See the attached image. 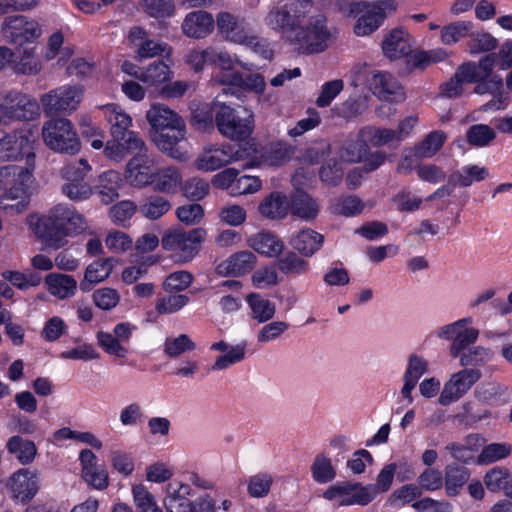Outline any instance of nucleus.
<instances>
[{"label": "nucleus", "mask_w": 512, "mask_h": 512, "mask_svg": "<svg viewBox=\"0 0 512 512\" xmlns=\"http://www.w3.org/2000/svg\"><path fill=\"white\" fill-rule=\"evenodd\" d=\"M255 262L256 257L252 252L240 251L221 262L216 267V271L221 276L242 275L251 271Z\"/></svg>", "instance_id": "aec40b11"}, {"label": "nucleus", "mask_w": 512, "mask_h": 512, "mask_svg": "<svg viewBox=\"0 0 512 512\" xmlns=\"http://www.w3.org/2000/svg\"><path fill=\"white\" fill-rule=\"evenodd\" d=\"M470 79L472 78L460 65L456 69L454 75L449 80L441 84L440 95L446 98H457L461 96L464 84L471 83Z\"/></svg>", "instance_id": "ea45409f"}, {"label": "nucleus", "mask_w": 512, "mask_h": 512, "mask_svg": "<svg viewBox=\"0 0 512 512\" xmlns=\"http://www.w3.org/2000/svg\"><path fill=\"white\" fill-rule=\"evenodd\" d=\"M473 28L470 21H455L443 26L440 30V40L444 45H453L464 37H469Z\"/></svg>", "instance_id": "58836bf2"}, {"label": "nucleus", "mask_w": 512, "mask_h": 512, "mask_svg": "<svg viewBox=\"0 0 512 512\" xmlns=\"http://www.w3.org/2000/svg\"><path fill=\"white\" fill-rule=\"evenodd\" d=\"M247 302L252 310L253 318L263 323L273 318L276 308L274 303L259 294L247 295Z\"/></svg>", "instance_id": "37998d69"}, {"label": "nucleus", "mask_w": 512, "mask_h": 512, "mask_svg": "<svg viewBox=\"0 0 512 512\" xmlns=\"http://www.w3.org/2000/svg\"><path fill=\"white\" fill-rule=\"evenodd\" d=\"M245 151L226 144L210 147L196 160V167L203 171H214L231 162L242 160Z\"/></svg>", "instance_id": "ddd939ff"}, {"label": "nucleus", "mask_w": 512, "mask_h": 512, "mask_svg": "<svg viewBox=\"0 0 512 512\" xmlns=\"http://www.w3.org/2000/svg\"><path fill=\"white\" fill-rule=\"evenodd\" d=\"M155 191L175 194L182 185V175L178 168L169 166L157 170L152 182Z\"/></svg>", "instance_id": "a878e982"}, {"label": "nucleus", "mask_w": 512, "mask_h": 512, "mask_svg": "<svg viewBox=\"0 0 512 512\" xmlns=\"http://www.w3.org/2000/svg\"><path fill=\"white\" fill-rule=\"evenodd\" d=\"M206 63L215 65L221 69V73L216 76L217 81L220 83V77L225 73H235L233 70L234 61L231 56L223 51L213 47L205 49Z\"/></svg>", "instance_id": "de8ad7c7"}, {"label": "nucleus", "mask_w": 512, "mask_h": 512, "mask_svg": "<svg viewBox=\"0 0 512 512\" xmlns=\"http://www.w3.org/2000/svg\"><path fill=\"white\" fill-rule=\"evenodd\" d=\"M32 134L30 131H20L13 134H7L0 131V159L18 160L26 157L29 161L34 158Z\"/></svg>", "instance_id": "9d476101"}, {"label": "nucleus", "mask_w": 512, "mask_h": 512, "mask_svg": "<svg viewBox=\"0 0 512 512\" xmlns=\"http://www.w3.org/2000/svg\"><path fill=\"white\" fill-rule=\"evenodd\" d=\"M104 116L111 125V136L114 140H123L129 138V134H137L129 130L131 118L119 106L107 104L103 106Z\"/></svg>", "instance_id": "6ab92c4d"}, {"label": "nucleus", "mask_w": 512, "mask_h": 512, "mask_svg": "<svg viewBox=\"0 0 512 512\" xmlns=\"http://www.w3.org/2000/svg\"><path fill=\"white\" fill-rule=\"evenodd\" d=\"M146 119L154 130L152 141L158 149L174 159H183L184 154L178 147L186 133L182 117L168 106L156 103L147 111Z\"/></svg>", "instance_id": "f03ea898"}, {"label": "nucleus", "mask_w": 512, "mask_h": 512, "mask_svg": "<svg viewBox=\"0 0 512 512\" xmlns=\"http://www.w3.org/2000/svg\"><path fill=\"white\" fill-rule=\"evenodd\" d=\"M312 0H284L267 14L265 23L268 27L278 30L290 42L301 21L310 12Z\"/></svg>", "instance_id": "39448f33"}, {"label": "nucleus", "mask_w": 512, "mask_h": 512, "mask_svg": "<svg viewBox=\"0 0 512 512\" xmlns=\"http://www.w3.org/2000/svg\"><path fill=\"white\" fill-rule=\"evenodd\" d=\"M140 9L153 18H166L175 11L174 0H141Z\"/></svg>", "instance_id": "a18cd8bd"}, {"label": "nucleus", "mask_w": 512, "mask_h": 512, "mask_svg": "<svg viewBox=\"0 0 512 512\" xmlns=\"http://www.w3.org/2000/svg\"><path fill=\"white\" fill-rule=\"evenodd\" d=\"M469 472L460 465H448L445 470V487L449 496H456L459 489L468 481Z\"/></svg>", "instance_id": "79ce46f5"}, {"label": "nucleus", "mask_w": 512, "mask_h": 512, "mask_svg": "<svg viewBox=\"0 0 512 512\" xmlns=\"http://www.w3.org/2000/svg\"><path fill=\"white\" fill-rule=\"evenodd\" d=\"M480 377L481 372L478 369H464L454 373L445 383L438 399L439 403L446 406L458 400L470 390Z\"/></svg>", "instance_id": "f8f14e48"}, {"label": "nucleus", "mask_w": 512, "mask_h": 512, "mask_svg": "<svg viewBox=\"0 0 512 512\" xmlns=\"http://www.w3.org/2000/svg\"><path fill=\"white\" fill-rule=\"evenodd\" d=\"M193 281V276L188 271H177L169 274L164 282L163 288L166 292H181L187 289Z\"/></svg>", "instance_id": "e2e57ef3"}, {"label": "nucleus", "mask_w": 512, "mask_h": 512, "mask_svg": "<svg viewBox=\"0 0 512 512\" xmlns=\"http://www.w3.org/2000/svg\"><path fill=\"white\" fill-rule=\"evenodd\" d=\"M214 20L205 11H194L186 16L182 23V30L185 35L192 38H204L213 29Z\"/></svg>", "instance_id": "412c9836"}, {"label": "nucleus", "mask_w": 512, "mask_h": 512, "mask_svg": "<svg viewBox=\"0 0 512 512\" xmlns=\"http://www.w3.org/2000/svg\"><path fill=\"white\" fill-rule=\"evenodd\" d=\"M366 97L348 98L336 108V114L346 119H353L362 115L367 110Z\"/></svg>", "instance_id": "3c124183"}, {"label": "nucleus", "mask_w": 512, "mask_h": 512, "mask_svg": "<svg viewBox=\"0 0 512 512\" xmlns=\"http://www.w3.org/2000/svg\"><path fill=\"white\" fill-rule=\"evenodd\" d=\"M217 28L219 32L228 40L236 43L246 41L245 21L239 19L229 12H220L217 15Z\"/></svg>", "instance_id": "4be33fe9"}, {"label": "nucleus", "mask_w": 512, "mask_h": 512, "mask_svg": "<svg viewBox=\"0 0 512 512\" xmlns=\"http://www.w3.org/2000/svg\"><path fill=\"white\" fill-rule=\"evenodd\" d=\"M489 175L485 167L471 165L461 170H455L449 175V183L452 186L469 187L474 181H483Z\"/></svg>", "instance_id": "72a5a7b5"}, {"label": "nucleus", "mask_w": 512, "mask_h": 512, "mask_svg": "<svg viewBox=\"0 0 512 512\" xmlns=\"http://www.w3.org/2000/svg\"><path fill=\"white\" fill-rule=\"evenodd\" d=\"M191 124L203 132L211 131L216 127L214 100L210 104H200L192 111Z\"/></svg>", "instance_id": "4c0bfd02"}, {"label": "nucleus", "mask_w": 512, "mask_h": 512, "mask_svg": "<svg viewBox=\"0 0 512 512\" xmlns=\"http://www.w3.org/2000/svg\"><path fill=\"white\" fill-rule=\"evenodd\" d=\"M128 148L132 150L134 156L126 164V180L138 188L151 185L158 170L156 155L149 150L139 135L130 137Z\"/></svg>", "instance_id": "20e7f679"}, {"label": "nucleus", "mask_w": 512, "mask_h": 512, "mask_svg": "<svg viewBox=\"0 0 512 512\" xmlns=\"http://www.w3.org/2000/svg\"><path fill=\"white\" fill-rule=\"evenodd\" d=\"M28 168L19 165H5L0 167V188L7 190L4 198H17L22 187L31 179Z\"/></svg>", "instance_id": "2eb2a0df"}, {"label": "nucleus", "mask_w": 512, "mask_h": 512, "mask_svg": "<svg viewBox=\"0 0 512 512\" xmlns=\"http://www.w3.org/2000/svg\"><path fill=\"white\" fill-rule=\"evenodd\" d=\"M324 242V236L314 230L305 229L291 239L292 247L305 257L315 254Z\"/></svg>", "instance_id": "c85d7f7f"}, {"label": "nucleus", "mask_w": 512, "mask_h": 512, "mask_svg": "<svg viewBox=\"0 0 512 512\" xmlns=\"http://www.w3.org/2000/svg\"><path fill=\"white\" fill-rule=\"evenodd\" d=\"M41 134L44 144L54 152L75 155L81 149L74 125L66 118H52L44 122Z\"/></svg>", "instance_id": "423d86ee"}, {"label": "nucleus", "mask_w": 512, "mask_h": 512, "mask_svg": "<svg viewBox=\"0 0 512 512\" xmlns=\"http://www.w3.org/2000/svg\"><path fill=\"white\" fill-rule=\"evenodd\" d=\"M230 92L232 88H224L223 93L214 99L216 128L222 136L232 141H244L253 132L254 114L246 107L236 109L227 104L222 98Z\"/></svg>", "instance_id": "7ed1b4c3"}, {"label": "nucleus", "mask_w": 512, "mask_h": 512, "mask_svg": "<svg viewBox=\"0 0 512 512\" xmlns=\"http://www.w3.org/2000/svg\"><path fill=\"white\" fill-rule=\"evenodd\" d=\"M120 182L119 173L113 170L106 171L99 176V195L104 204L113 202L119 196Z\"/></svg>", "instance_id": "e433bc0d"}, {"label": "nucleus", "mask_w": 512, "mask_h": 512, "mask_svg": "<svg viewBox=\"0 0 512 512\" xmlns=\"http://www.w3.org/2000/svg\"><path fill=\"white\" fill-rule=\"evenodd\" d=\"M497 39L484 31L469 33L468 47L470 53L488 52L496 48Z\"/></svg>", "instance_id": "6e6d98bb"}, {"label": "nucleus", "mask_w": 512, "mask_h": 512, "mask_svg": "<svg viewBox=\"0 0 512 512\" xmlns=\"http://www.w3.org/2000/svg\"><path fill=\"white\" fill-rule=\"evenodd\" d=\"M7 485L13 492L15 498L22 502H28L39 491V471L36 469L21 468L9 477Z\"/></svg>", "instance_id": "4468645a"}, {"label": "nucleus", "mask_w": 512, "mask_h": 512, "mask_svg": "<svg viewBox=\"0 0 512 512\" xmlns=\"http://www.w3.org/2000/svg\"><path fill=\"white\" fill-rule=\"evenodd\" d=\"M16 120H32L38 115L39 105L37 101L18 91H10L5 97Z\"/></svg>", "instance_id": "a211bd4d"}, {"label": "nucleus", "mask_w": 512, "mask_h": 512, "mask_svg": "<svg viewBox=\"0 0 512 512\" xmlns=\"http://www.w3.org/2000/svg\"><path fill=\"white\" fill-rule=\"evenodd\" d=\"M220 83L223 85L239 87L244 90L252 91L257 94L264 92L266 82L261 74H247L243 75L239 72L225 73L220 77Z\"/></svg>", "instance_id": "b1692460"}, {"label": "nucleus", "mask_w": 512, "mask_h": 512, "mask_svg": "<svg viewBox=\"0 0 512 512\" xmlns=\"http://www.w3.org/2000/svg\"><path fill=\"white\" fill-rule=\"evenodd\" d=\"M41 68L39 59L29 50H25L13 66L14 72L22 75H36L41 71Z\"/></svg>", "instance_id": "69168bd1"}, {"label": "nucleus", "mask_w": 512, "mask_h": 512, "mask_svg": "<svg viewBox=\"0 0 512 512\" xmlns=\"http://www.w3.org/2000/svg\"><path fill=\"white\" fill-rule=\"evenodd\" d=\"M167 491L168 496L164 500L167 512H195L194 504L187 498L191 492L189 485L180 484L175 488L169 484Z\"/></svg>", "instance_id": "393cba45"}, {"label": "nucleus", "mask_w": 512, "mask_h": 512, "mask_svg": "<svg viewBox=\"0 0 512 512\" xmlns=\"http://www.w3.org/2000/svg\"><path fill=\"white\" fill-rule=\"evenodd\" d=\"M171 71L163 61H157L140 72L139 80L149 86H158L170 79Z\"/></svg>", "instance_id": "a19ab883"}, {"label": "nucleus", "mask_w": 512, "mask_h": 512, "mask_svg": "<svg viewBox=\"0 0 512 512\" xmlns=\"http://www.w3.org/2000/svg\"><path fill=\"white\" fill-rule=\"evenodd\" d=\"M6 447L8 452L15 455L23 465L32 463L37 455L35 443L18 435L12 436L7 441Z\"/></svg>", "instance_id": "473e14b6"}, {"label": "nucleus", "mask_w": 512, "mask_h": 512, "mask_svg": "<svg viewBox=\"0 0 512 512\" xmlns=\"http://www.w3.org/2000/svg\"><path fill=\"white\" fill-rule=\"evenodd\" d=\"M262 161L270 166H279L289 159L288 149L281 143H271L261 154Z\"/></svg>", "instance_id": "680f3d73"}, {"label": "nucleus", "mask_w": 512, "mask_h": 512, "mask_svg": "<svg viewBox=\"0 0 512 512\" xmlns=\"http://www.w3.org/2000/svg\"><path fill=\"white\" fill-rule=\"evenodd\" d=\"M333 213L346 217L355 216L362 212L364 203L355 195L337 198L333 204Z\"/></svg>", "instance_id": "8fccbe9b"}, {"label": "nucleus", "mask_w": 512, "mask_h": 512, "mask_svg": "<svg viewBox=\"0 0 512 512\" xmlns=\"http://www.w3.org/2000/svg\"><path fill=\"white\" fill-rule=\"evenodd\" d=\"M295 33V39H291L290 43L306 54L324 51L334 39L333 32L327 27L323 17L316 18L306 27L299 26Z\"/></svg>", "instance_id": "6e6552de"}, {"label": "nucleus", "mask_w": 512, "mask_h": 512, "mask_svg": "<svg viewBox=\"0 0 512 512\" xmlns=\"http://www.w3.org/2000/svg\"><path fill=\"white\" fill-rule=\"evenodd\" d=\"M91 171V166L87 160L81 158L78 161L66 164L61 170L60 175L65 182H88V176Z\"/></svg>", "instance_id": "c03bdc74"}, {"label": "nucleus", "mask_w": 512, "mask_h": 512, "mask_svg": "<svg viewBox=\"0 0 512 512\" xmlns=\"http://www.w3.org/2000/svg\"><path fill=\"white\" fill-rule=\"evenodd\" d=\"M355 487L349 482L338 483L329 487L323 496L328 500H337L339 506L351 505V494Z\"/></svg>", "instance_id": "0e129e2a"}, {"label": "nucleus", "mask_w": 512, "mask_h": 512, "mask_svg": "<svg viewBox=\"0 0 512 512\" xmlns=\"http://www.w3.org/2000/svg\"><path fill=\"white\" fill-rule=\"evenodd\" d=\"M382 21L380 12L369 8L355 23L354 32L357 36L369 35L380 26Z\"/></svg>", "instance_id": "09e8293b"}, {"label": "nucleus", "mask_w": 512, "mask_h": 512, "mask_svg": "<svg viewBox=\"0 0 512 512\" xmlns=\"http://www.w3.org/2000/svg\"><path fill=\"white\" fill-rule=\"evenodd\" d=\"M290 206L293 215L306 221L313 220L319 213V206L316 200L303 190H297L294 193Z\"/></svg>", "instance_id": "c756f323"}, {"label": "nucleus", "mask_w": 512, "mask_h": 512, "mask_svg": "<svg viewBox=\"0 0 512 512\" xmlns=\"http://www.w3.org/2000/svg\"><path fill=\"white\" fill-rule=\"evenodd\" d=\"M3 35L15 45L31 42L41 35V28L34 20H27L22 15L8 16L2 24Z\"/></svg>", "instance_id": "9b49d317"}, {"label": "nucleus", "mask_w": 512, "mask_h": 512, "mask_svg": "<svg viewBox=\"0 0 512 512\" xmlns=\"http://www.w3.org/2000/svg\"><path fill=\"white\" fill-rule=\"evenodd\" d=\"M137 512H163L156 504L154 496L143 485L132 489Z\"/></svg>", "instance_id": "5fc2aeb1"}, {"label": "nucleus", "mask_w": 512, "mask_h": 512, "mask_svg": "<svg viewBox=\"0 0 512 512\" xmlns=\"http://www.w3.org/2000/svg\"><path fill=\"white\" fill-rule=\"evenodd\" d=\"M496 138L493 128L485 124H475L466 132L467 142L475 147L488 146Z\"/></svg>", "instance_id": "49530a36"}, {"label": "nucleus", "mask_w": 512, "mask_h": 512, "mask_svg": "<svg viewBox=\"0 0 512 512\" xmlns=\"http://www.w3.org/2000/svg\"><path fill=\"white\" fill-rule=\"evenodd\" d=\"M206 234V230L200 227L189 231L171 229L162 236L161 245L164 250L173 253L177 262L186 263L197 255Z\"/></svg>", "instance_id": "0eeeda50"}, {"label": "nucleus", "mask_w": 512, "mask_h": 512, "mask_svg": "<svg viewBox=\"0 0 512 512\" xmlns=\"http://www.w3.org/2000/svg\"><path fill=\"white\" fill-rule=\"evenodd\" d=\"M45 282L49 292L60 299L72 297L77 289L76 280L67 274L51 273L46 276Z\"/></svg>", "instance_id": "2f4dec72"}, {"label": "nucleus", "mask_w": 512, "mask_h": 512, "mask_svg": "<svg viewBox=\"0 0 512 512\" xmlns=\"http://www.w3.org/2000/svg\"><path fill=\"white\" fill-rule=\"evenodd\" d=\"M494 65H497L496 53L492 52L482 57L479 62H467L462 64V68L472 78L470 81L486 80L492 77Z\"/></svg>", "instance_id": "c9c22d12"}, {"label": "nucleus", "mask_w": 512, "mask_h": 512, "mask_svg": "<svg viewBox=\"0 0 512 512\" xmlns=\"http://www.w3.org/2000/svg\"><path fill=\"white\" fill-rule=\"evenodd\" d=\"M445 140V133L441 131H433L420 143L415 145L412 151V156L416 159L431 158L442 148Z\"/></svg>", "instance_id": "f704fd0d"}, {"label": "nucleus", "mask_w": 512, "mask_h": 512, "mask_svg": "<svg viewBox=\"0 0 512 512\" xmlns=\"http://www.w3.org/2000/svg\"><path fill=\"white\" fill-rule=\"evenodd\" d=\"M311 469L314 479L320 483L333 480L336 474L330 459L323 455L315 458Z\"/></svg>", "instance_id": "338daca9"}, {"label": "nucleus", "mask_w": 512, "mask_h": 512, "mask_svg": "<svg viewBox=\"0 0 512 512\" xmlns=\"http://www.w3.org/2000/svg\"><path fill=\"white\" fill-rule=\"evenodd\" d=\"M468 323H463V327L459 329L456 338L450 346V354L456 358L470 344H473L478 337L479 331L475 328L467 327Z\"/></svg>", "instance_id": "864d4df0"}, {"label": "nucleus", "mask_w": 512, "mask_h": 512, "mask_svg": "<svg viewBox=\"0 0 512 512\" xmlns=\"http://www.w3.org/2000/svg\"><path fill=\"white\" fill-rule=\"evenodd\" d=\"M412 46V37L401 28L393 29L382 42L383 53L390 59L409 55L412 52Z\"/></svg>", "instance_id": "dca6fc26"}, {"label": "nucleus", "mask_w": 512, "mask_h": 512, "mask_svg": "<svg viewBox=\"0 0 512 512\" xmlns=\"http://www.w3.org/2000/svg\"><path fill=\"white\" fill-rule=\"evenodd\" d=\"M137 211V205L130 200H124L113 205L109 210L112 221L117 225H123L130 220Z\"/></svg>", "instance_id": "774afa93"}, {"label": "nucleus", "mask_w": 512, "mask_h": 512, "mask_svg": "<svg viewBox=\"0 0 512 512\" xmlns=\"http://www.w3.org/2000/svg\"><path fill=\"white\" fill-rule=\"evenodd\" d=\"M61 190L73 202L88 200L93 195V188L89 182H65Z\"/></svg>", "instance_id": "13d9d810"}, {"label": "nucleus", "mask_w": 512, "mask_h": 512, "mask_svg": "<svg viewBox=\"0 0 512 512\" xmlns=\"http://www.w3.org/2000/svg\"><path fill=\"white\" fill-rule=\"evenodd\" d=\"M273 483V478L267 473H259L249 478L247 491L251 497L261 498L265 497Z\"/></svg>", "instance_id": "052dcab7"}, {"label": "nucleus", "mask_w": 512, "mask_h": 512, "mask_svg": "<svg viewBox=\"0 0 512 512\" xmlns=\"http://www.w3.org/2000/svg\"><path fill=\"white\" fill-rule=\"evenodd\" d=\"M289 203L287 197L280 192H272L258 206L259 213L271 220L282 219L287 215Z\"/></svg>", "instance_id": "bb28decb"}, {"label": "nucleus", "mask_w": 512, "mask_h": 512, "mask_svg": "<svg viewBox=\"0 0 512 512\" xmlns=\"http://www.w3.org/2000/svg\"><path fill=\"white\" fill-rule=\"evenodd\" d=\"M85 229L86 220L82 214L73 207L58 204L37 221L34 232L46 247L57 250L68 243L67 236Z\"/></svg>", "instance_id": "f257e3e1"}, {"label": "nucleus", "mask_w": 512, "mask_h": 512, "mask_svg": "<svg viewBox=\"0 0 512 512\" xmlns=\"http://www.w3.org/2000/svg\"><path fill=\"white\" fill-rule=\"evenodd\" d=\"M249 246L256 252L269 256H278L283 250V242L273 233L262 231L248 239Z\"/></svg>", "instance_id": "cd10ccee"}, {"label": "nucleus", "mask_w": 512, "mask_h": 512, "mask_svg": "<svg viewBox=\"0 0 512 512\" xmlns=\"http://www.w3.org/2000/svg\"><path fill=\"white\" fill-rule=\"evenodd\" d=\"M115 262V258L108 257L88 265L84 273V278L80 282L81 290L85 292L90 291L92 289V285L107 279L114 268Z\"/></svg>", "instance_id": "5701e85b"}, {"label": "nucleus", "mask_w": 512, "mask_h": 512, "mask_svg": "<svg viewBox=\"0 0 512 512\" xmlns=\"http://www.w3.org/2000/svg\"><path fill=\"white\" fill-rule=\"evenodd\" d=\"M81 85H65L55 88L40 97L44 112L49 116L75 111L83 96Z\"/></svg>", "instance_id": "1a4fd4ad"}, {"label": "nucleus", "mask_w": 512, "mask_h": 512, "mask_svg": "<svg viewBox=\"0 0 512 512\" xmlns=\"http://www.w3.org/2000/svg\"><path fill=\"white\" fill-rule=\"evenodd\" d=\"M171 209L172 203L169 199L154 194L143 198L138 211L146 219L157 220L167 214Z\"/></svg>", "instance_id": "7c9ffc66"}, {"label": "nucleus", "mask_w": 512, "mask_h": 512, "mask_svg": "<svg viewBox=\"0 0 512 512\" xmlns=\"http://www.w3.org/2000/svg\"><path fill=\"white\" fill-rule=\"evenodd\" d=\"M369 86L374 95L381 100L399 101L404 97L398 82L385 72H377L369 80Z\"/></svg>", "instance_id": "f3484780"}, {"label": "nucleus", "mask_w": 512, "mask_h": 512, "mask_svg": "<svg viewBox=\"0 0 512 512\" xmlns=\"http://www.w3.org/2000/svg\"><path fill=\"white\" fill-rule=\"evenodd\" d=\"M195 348V343L186 334H181L176 338H167L164 344V352L169 357H178L186 351H193Z\"/></svg>", "instance_id": "bf43d9fd"}, {"label": "nucleus", "mask_w": 512, "mask_h": 512, "mask_svg": "<svg viewBox=\"0 0 512 512\" xmlns=\"http://www.w3.org/2000/svg\"><path fill=\"white\" fill-rule=\"evenodd\" d=\"M189 301V297L185 294L162 296L158 297L155 309L159 314H173L185 307Z\"/></svg>", "instance_id": "603ef678"}, {"label": "nucleus", "mask_w": 512, "mask_h": 512, "mask_svg": "<svg viewBox=\"0 0 512 512\" xmlns=\"http://www.w3.org/2000/svg\"><path fill=\"white\" fill-rule=\"evenodd\" d=\"M277 267L285 274H301L307 271L308 262L294 252H288L277 260Z\"/></svg>", "instance_id": "4d7b16f0"}]
</instances>
